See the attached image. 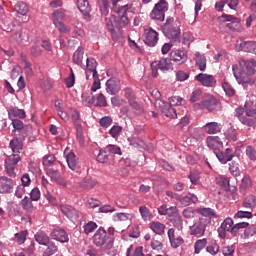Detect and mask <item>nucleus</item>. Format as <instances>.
I'll return each mask as SVG.
<instances>
[{"mask_svg": "<svg viewBox=\"0 0 256 256\" xmlns=\"http://www.w3.org/2000/svg\"><path fill=\"white\" fill-rule=\"evenodd\" d=\"M205 247H207L206 238L197 240L194 244V253H196V255H199L201 253V250L205 249Z\"/></svg>", "mask_w": 256, "mask_h": 256, "instance_id": "nucleus-40", "label": "nucleus"}, {"mask_svg": "<svg viewBox=\"0 0 256 256\" xmlns=\"http://www.w3.org/2000/svg\"><path fill=\"white\" fill-rule=\"evenodd\" d=\"M169 11V3L166 0H159L150 12V19L153 21H165V13Z\"/></svg>", "mask_w": 256, "mask_h": 256, "instance_id": "nucleus-5", "label": "nucleus"}, {"mask_svg": "<svg viewBox=\"0 0 256 256\" xmlns=\"http://www.w3.org/2000/svg\"><path fill=\"white\" fill-rule=\"evenodd\" d=\"M170 222L178 229V231H181L183 229V218H181V215L178 214L174 218L170 219Z\"/></svg>", "mask_w": 256, "mask_h": 256, "instance_id": "nucleus-48", "label": "nucleus"}, {"mask_svg": "<svg viewBox=\"0 0 256 256\" xmlns=\"http://www.w3.org/2000/svg\"><path fill=\"white\" fill-rule=\"evenodd\" d=\"M46 175L50 177L51 181H54V183H57V185H62V187H67V181L63 179V176H61V172H59V170L48 168L46 169Z\"/></svg>", "mask_w": 256, "mask_h": 256, "instance_id": "nucleus-13", "label": "nucleus"}, {"mask_svg": "<svg viewBox=\"0 0 256 256\" xmlns=\"http://www.w3.org/2000/svg\"><path fill=\"white\" fill-rule=\"evenodd\" d=\"M65 19V10L60 8L53 12V23H60Z\"/></svg>", "mask_w": 256, "mask_h": 256, "instance_id": "nucleus-44", "label": "nucleus"}, {"mask_svg": "<svg viewBox=\"0 0 256 256\" xmlns=\"http://www.w3.org/2000/svg\"><path fill=\"white\" fill-rule=\"evenodd\" d=\"M55 163V155L50 154L43 158V165L45 167H51Z\"/></svg>", "mask_w": 256, "mask_h": 256, "instance_id": "nucleus-61", "label": "nucleus"}, {"mask_svg": "<svg viewBox=\"0 0 256 256\" xmlns=\"http://www.w3.org/2000/svg\"><path fill=\"white\" fill-rule=\"evenodd\" d=\"M15 239L19 245H23L27 241V231H21L15 234Z\"/></svg>", "mask_w": 256, "mask_h": 256, "instance_id": "nucleus-58", "label": "nucleus"}, {"mask_svg": "<svg viewBox=\"0 0 256 256\" xmlns=\"http://www.w3.org/2000/svg\"><path fill=\"white\" fill-rule=\"evenodd\" d=\"M203 129L208 135H217V133H221L223 126L218 122H208L204 125Z\"/></svg>", "mask_w": 256, "mask_h": 256, "instance_id": "nucleus-23", "label": "nucleus"}, {"mask_svg": "<svg viewBox=\"0 0 256 256\" xmlns=\"http://www.w3.org/2000/svg\"><path fill=\"white\" fill-rule=\"evenodd\" d=\"M15 187V181L7 176H0V193H11Z\"/></svg>", "mask_w": 256, "mask_h": 256, "instance_id": "nucleus-15", "label": "nucleus"}, {"mask_svg": "<svg viewBox=\"0 0 256 256\" xmlns=\"http://www.w3.org/2000/svg\"><path fill=\"white\" fill-rule=\"evenodd\" d=\"M139 213L143 221H151V219H153V212L145 205L139 207Z\"/></svg>", "mask_w": 256, "mask_h": 256, "instance_id": "nucleus-34", "label": "nucleus"}, {"mask_svg": "<svg viewBox=\"0 0 256 256\" xmlns=\"http://www.w3.org/2000/svg\"><path fill=\"white\" fill-rule=\"evenodd\" d=\"M229 171L234 177H239V175H241V170H239V163L232 161L230 163Z\"/></svg>", "mask_w": 256, "mask_h": 256, "instance_id": "nucleus-50", "label": "nucleus"}, {"mask_svg": "<svg viewBox=\"0 0 256 256\" xmlns=\"http://www.w3.org/2000/svg\"><path fill=\"white\" fill-rule=\"evenodd\" d=\"M195 80L202 84L203 87H215L217 85V80L210 74L200 73L195 76Z\"/></svg>", "mask_w": 256, "mask_h": 256, "instance_id": "nucleus-11", "label": "nucleus"}, {"mask_svg": "<svg viewBox=\"0 0 256 256\" xmlns=\"http://www.w3.org/2000/svg\"><path fill=\"white\" fill-rule=\"evenodd\" d=\"M12 125L14 128V131H18L19 133H24V131L30 130L31 131V125L25 126L23 124V121L21 120H12Z\"/></svg>", "mask_w": 256, "mask_h": 256, "instance_id": "nucleus-32", "label": "nucleus"}, {"mask_svg": "<svg viewBox=\"0 0 256 256\" xmlns=\"http://www.w3.org/2000/svg\"><path fill=\"white\" fill-rule=\"evenodd\" d=\"M220 18L224 22L228 23L226 25L228 29H231V31H239V28L241 27V20L239 18L234 17L233 15H227V14H223Z\"/></svg>", "mask_w": 256, "mask_h": 256, "instance_id": "nucleus-12", "label": "nucleus"}, {"mask_svg": "<svg viewBox=\"0 0 256 256\" xmlns=\"http://www.w3.org/2000/svg\"><path fill=\"white\" fill-rule=\"evenodd\" d=\"M169 105L171 107L187 105V101L184 98H181V96H172L169 98Z\"/></svg>", "mask_w": 256, "mask_h": 256, "instance_id": "nucleus-37", "label": "nucleus"}, {"mask_svg": "<svg viewBox=\"0 0 256 256\" xmlns=\"http://www.w3.org/2000/svg\"><path fill=\"white\" fill-rule=\"evenodd\" d=\"M154 106L158 111H161L166 117H169L170 119H175L177 117V110L173 108L169 103L157 99L154 102Z\"/></svg>", "mask_w": 256, "mask_h": 256, "instance_id": "nucleus-8", "label": "nucleus"}, {"mask_svg": "<svg viewBox=\"0 0 256 256\" xmlns=\"http://www.w3.org/2000/svg\"><path fill=\"white\" fill-rule=\"evenodd\" d=\"M20 161L21 156H19V154H12L5 159V169L9 177H17L15 169L17 167V163Z\"/></svg>", "mask_w": 256, "mask_h": 256, "instance_id": "nucleus-9", "label": "nucleus"}, {"mask_svg": "<svg viewBox=\"0 0 256 256\" xmlns=\"http://www.w3.org/2000/svg\"><path fill=\"white\" fill-rule=\"evenodd\" d=\"M64 155H66V161L69 169H71V171H76L77 165H79V157H77L73 152L67 153V150L64 151Z\"/></svg>", "mask_w": 256, "mask_h": 256, "instance_id": "nucleus-24", "label": "nucleus"}, {"mask_svg": "<svg viewBox=\"0 0 256 256\" xmlns=\"http://www.w3.org/2000/svg\"><path fill=\"white\" fill-rule=\"evenodd\" d=\"M245 209H250L253 211L256 208V197L254 195L247 196L242 202Z\"/></svg>", "mask_w": 256, "mask_h": 256, "instance_id": "nucleus-33", "label": "nucleus"}, {"mask_svg": "<svg viewBox=\"0 0 256 256\" xmlns=\"http://www.w3.org/2000/svg\"><path fill=\"white\" fill-rule=\"evenodd\" d=\"M124 96L127 99L128 103H131V101H135V93L133 92V89L127 87L124 89Z\"/></svg>", "mask_w": 256, "mask_h": 256, "instance_id": "nucleus-60", "label": "nucleus"}, {"mask_svg": "<svg viewBox=\"0 0 256 256\" xmlns=\"http://www.w3.org/2000/svg\"><path fill=\"white\" fill-rule=\"evenodd\" d=\"M97 229V223L90 221L84 225V233L89 235V233H93Z\"/></svg>", "mask_w": 256, "mask_h": 256, "instance_id": "nucleus-59", "label": "nucleus"}, {"mask_svg": "<svg viewBox=\"0 0 256 256\" xmlns=\"http://www.w3.org/2000/svg\"><path fill=\"white\" fill-rule=\"evenodd\" d=\"M130 107H132V109H134L135 113H137V115H143L144 110H143V106L137 102V100H132L131 102H128Z\"/></svg>", "mask_w": 256, "mask_h": 256, "instance_id": "nucleus-52", "label": "nucleus"}, {"mask_svg": "<svg viewBox=\"0 0 256 256\" xmlns=\"http://www.w3.org/2000/svg\"><path fill=\"white\" fill-rule=\"evenodd\" d=\"M131 251H132V248L129 247L126 252V256H145V254L143 253L142 246L136 247L132 255H131Z\"/></svg>", "mask_w": 256, "mask_h": 256, "instance_id": "nucleus-56", "label": "nucleus"}, {"mask_svg": "<svg viewBox=\"0 0 256 256\" xmlns=\"http://www.w3.org/2000/svg\"><path fill=\"white\" fill-rule=\"evenodd\" d=\"M70 75L65 79V84L68 89H71L73 85H75V73L73 72V68L70 69Z\"/></svg>", "mask_w": 256, "mask_h": 256, "instance_id": "nucleus-57", "label": "nucleus"}, {"mask_svg": "<svg viewBox=\"0 0 256 256\" xmlns=\"http://www.w3.org/2000/svg\"><path fill=\"white\" fill-rule=\"evenodd\" d=\"M222 89H224L228 97H233V95H235V88H233V86H231V84H229L228 82L222 83Z\"/></svg>", "mask_w": 256, "mask_h": 256, "instance_id": "nucleus-54", "label": "nucleus"}, {"mask_svg": "<svg viewBox=\"0 0 256 256\" xmlns=\"http://www.w3.org/2000/svg\"><path fill=\"white\" fill-rule=\"evenodd\" d=\"M50 237L60 243H69V236L67 235V232L61 228H55L52 230Z\"/></svg>", "mask_w": 256, "mask_h": 256, "instance_id": "nucleus-18", "label": "nucleus"}, {"mask_svg": "<svg viewBox=\"0 0 256 256\" xmlns=\"http://www.w3.org/2000/svg\"><path fill=\"white\" fill-rule=\"evenodd\" d=\"M113 221H129V214L127 213H116L113 215Z\"/></svg>", "mask_w": 256, "mask_h": 256, "instance_id": "nucleus-63", "label": "nucleus"}, {"mask_svg": "<svg viewBox=\"0 0 256 256\" xmlns=\"http://www.w3.org/2000/svg\"><path fill=\"white\" fill-rule=\"evenodd\" d=\"M97 60L95 58H87L86 59V69L87 71H95L97 69Z\"/></svg>", "mask_w": 256, "mask_h": 256, "instance_id": "nucleus-55", "label": "nucleus"}, {"mask_svg": "<svg viewBox=\"0 0 256 256\" xmlns=\"http://www.w3.org/2000/svg\"><path fill=\"white\" fill-rule=\"evenodd\" d=\"M162 32L170 41L179 42L181 39V22L173 17H168L162 25Z\"/></svg>", "mask_w": 256, "mask_h": 256, "instance_id": "nucleus-3", "label": "nucleus"}, {"mask_svg": "<svg viewBox=\"0 0 256 256\" xmlns=\"http://www.w3.org/2000/svg\"><path fill=\"white\" fill-rule=\"evenodd\" d=\"M8 117L12 120H18V119H25L27 117V114L25 113V110L19 109L17 107H10L8 110Z\"/></svg>", "mask_w": 256, "mask_h": 256, "instance_id": "nucleus-25", "label": "nucleus"}, {"mask_svg": "<svg viewBox=\"0 0 256 256\" xmlns=\"http://www.w3.org/2000/svg\"><path fill=\"white\" fill-rule=\"evenodd\" d=\"M218 161H220V163H228V161H231L233 159V157H235V155L233 154V149L231 148H227L225 150V152H221V151H214Z\"/></svg>", "mask_w": 256, "mask_h": 256, "instance_id": "nucleus-20", "label": "nucleus"}, {"mask_svg": "<svg viewBox=\"0 0 256 256\" xmlns=\"http://www.w3.org/2000/svg\"><path fill=\"white\" fill-rule=\"evenodd\" d=\"M95 185H97V180L91 177H86L80 182V187H82V189H93Z\"/></svg>", "mask_w": 256, "mask_h": 256, "instance_id": "nucleus-36", "label": "nucleus"}, {"mask_svg": "<svg viewBox=\"0 0 256 256\" xmlns=\"http://www.w3.org/2000/svg\"><path fill=\"white\" fill-rule=\"evenodd\" d=\"M170 59L177 65H183L187 61V53L182 50H173L170 52Z\"/></svg>", "mask_w": 256, "mask_h": 256, "instance_id": "nucleus-19", "label": "nucleus"}, {"mask_svg": "<svg viewBox=\"0 0 256 256\" xmlns=\"http://www.w3.org/2000/svg\"><path fill=\"white\" fill-rule=\"evenodd\" d=\"M248 227H249V223L239 222L233 226L232 235L234 237H237V235H239V231H241V229H247Z\"/></svg>", "mask_w": 256, "mask_h": 256, "instance_id": "nucleus-46", "label": "nucleus"}, {"mask_svg": "<svg viewBox=\"0 0 256 256\" xmlns=\"http://www.w3.org/2000/svg\"><path fill=\"white\" fill-rule=\"evenodd\" d=\"M44 247L43 256L55 255L57 251V245H55L51 240L47 242V244H44Z\"/></svg>", "mask_w": 256, "mask_h": 256, "instance_id": "nucleus-35", "label": "nucleus"}, {"mask_svg": "<svg viewBox=\"0 0 256 256\" xmlns=\"http://www.w3.org/2000/svg\"><path fill=\"white\" fill-rule=\"evenodd\" d=\"M83 55H85V50L83 47H78L72 57L73 63L81 67L83 65Z\"/></svg>", "mask_w": 256, "mask_h": 256, "instance_id": "nucleus-27", "label": "nucleus"}, {"mask_svg": "<svg viewBox=\"0 0 256 256\" xmlns=\"http://www.w3.org/2000/svg\"><path fill=\"white\" fill-rule=\"evenodd\" d=\"M60 211L71 221H76V219L79 217L77 210L69 205H61Z\"/></svg>", "mask_w": 256, "mask_h": 256, "instance_id": "nucleus-22", "label": "nucleus"}, {"mask_svg": "<svg viewBox=\"0 0 256 256\" xmlns=\"http://www.w3.org/2000/svg\"><path fill=\"white\" fill-rule=\"evenodd\" d=\"M159 41V34L153 28H148L144 30V43L148 47H155Z\"/></svg>", "mask_w": 256, "mask_h": 256, "instance_id": "nucleus-10", "label": "nucleus"}, {"mask_svg": "<svg viewBox=\"0 0 256 256\" xmlns=\"http://www.w3.org/2000/svg\"><path fill=\"white\" fill-rule=\"evenodd\" d=\"M195 61H196L197 67L201 71H205V69H207V59H205V55H203L199 52H196L195 53Z\"/></svg>", "mask_w": 256, "mask_h": 256, "instance_id": "nucleus-28", "label": "nucleus"}, {"mask_svg": "<svg viewBox=\"0 0 256 256\" xmlns=\"http://www.w3.org/2000/svg\"><path fill=\"white\" fill-rule=\"evenodd\" d=\"M92 241L96 247H102V249H113V244L115 243V228L110 227L105 230L103 227L95 232L92 237Z\"/></svg>", "mask_w": 256, "mask_h": 256, "instance_id": "nucleus-1", "label": "nucleus"}, {"mask_svg": "<svg viewBox=\"0 0 256 256\" xmlns=\"http://www.w3.org/2000/svg\"><path fill=\"white\" fill-rule=\"evenodd\" d=\"M207 229V220L203 217L194 220L193 224L189 226V234L194 237H203Z\"/></svg>", "mask_w": 256, "mask_h": 256, "instance_id": "nucleus-7", "label": "nucleus"}, {"mask_svg": "<svg viewBox=\"0 0 256 256\" xmlns=\"http://www.w3.org/2000/svg\"><path fill=\"white\" fill-rule=\"evenodd\" d=\"M197 213L199 215H202V217H207L210 221V219H213L215 217V211L211 208H199L197 210Z\"/></svg>", "mask_w": 256, "mask_h": 256, "instance_id": "nucleus-42", "label": "nucleus"}, {"mask_svg": "<svg viewBox=\"0 0 256 256\" xmlns=\"http://www.w3.org/2000/svg\"><path fill=\"white\" fill-rule=\"evenodd\" d=\"M15 11L19 15L25 16V15H27V13H29V6H27V4L24 2H18L15 5Z\"/></svg>", "mask_w": 256, "mask_h": 256, "instance_id": "nucleus-39", "label": "nucleus"}, {"mask_svg": "<svg viewBox=\"0 0 256 256\" xmlns=\"http://www.w3.org/2000/svg\"><path fill=\"white\" fill-rule=\"evenodd\" d=\"M20 205L25 211H31V209H33V202H31V199L27 196L20 201Z\"/></svg>", "mask_w": 256, "mask_h": 256, "instance_id": "nucleus-53", "label": "nucleus"}, {"mask_svg": "<svg viewBox=\"0 0 256 256\" xmlns=\"http://www.w3.org/2000/svg\"><path fill=\"white\" fill-rule=\"evenodd\" d=\"M168 239H169L170 245H171V247H173V249H177V248L181 247L183 245V243H185V240H183V237L175 236V229H173V228H170L168 230Z\"/></svg>", "mask_w": 256, "mask_h": 256, "instance_id": "nucleus-17", "label": "nucleus"}, {"mask_svg": "<svg viewBox=\"0 0 256 256\" xmlns=\"http://www.w3.org/2000/svg\"><path fill=\"white\" fill-rule=\"evenodd\" d=\"M206 145L209 149H213V151H219V147H223V142L218 136H208L206 138Z\"/></svg>", "mask_w": 256, "mask_h": 256, "instance_id": "nucleus-26", "label": "nucleus"}, {"mask_svg": "<svg viewBox=\"0 0 256 256\" xmlns=\"http://www.w3.org/2000/svg\"><path fill=\"white\" fill-rule=\"evenodd\" d=\"M109 157L107 150H105V148H101L96 157V161H98V163H107L109 161Z\"/></svg>", "mask_w": 256, "mask_h": 256, "instance_id": "nucleus-43", "label": "nucleus"}, {"mask_svg": "<svg viewBox=\"0 0 256 256\" xmlns=\"http://www.w3.org/2000/svg\"><path fill=\"white\" fill-rule=\"evenodd\" d=\"M197 201H199V198L192 193H188L186 196H183L182 199H180V203L181 205H184V207L191 205V203H197Z\"/></svg>", "mask_w": 256, "mask_h": 256, "instance_id": "nucleus-31", "label": "nucleus"}, {"mask_svg": "<svg viewBox=\"0 0 256 256\" xmlns=\"http://www.w3.org/2000/svg\"><path fill=\"white\" fill-rule=\"evenodd\" d=\"M206 251L210 253V255H217V253H219V245L214 242L206 247Z\"/></svg>", "mask_w": 256, "mask_h": 256, "instance_id": "nucleus-62", "label": "nucleus"}, {"mask_svg": "<svg viewBox=\"0 0 256 256\" xmlns=\"http://www.w3.org/2000/svg\"><path fill=\"white\" fill-rule=\"evenodd\" d=\"M10 149H12V154L19 155L23 149V143L19 141V138H14L10 141Z\"/></svg>", "mask_w": 256, "mask_h": 256, "instance_id": "nucleus-29", "label": "nucleus"}, {"mask_svg": "<svg viewBox=\"0 0 256 256\" xmlns=\"http://www.w3.org/2000/svg\"><path fill=\"white\" fill-rule=\"evenodd\" d=\"M127 11H129L128 5H124L115 11V13H117V15L119 17L118 21L120 22L121 27H125L126 25L129 24V18L127 17Z\"/></svg>", "mask_w": 256, "mask_h": 256, "instance_id": "nucleus-21", "label": "nucleus"}, {"mask_svg": "<svg viewBox=\"0 0 256 256\" xmlns=\"http://www.w3.org/2000/svg\"><path fill=\"white\" fill-rule=\"evenodd\" d=\"M222 229H226L231 235H233V219L231 218H226L222 224H221Z\"/></svg>", "mask_w": 256, "mask_h": 256, "instance_id": "nucleus-51", "label": "nucleus"}, {"mask_svg": "<svg viewBox=\"0 0 256 256\" xmlns=\"http://www.w3.org/2000/svg\"><path fill=\"white\" fill-rule=\"evenodd\" d=\"M255 60H240L239 65H233V75L238 83H247V76L255 73Z\"/></svg>", "mask_w": 256, "mask_h": 256, "instance_id": "nucleus-2", "label": "nucleus"}, {"mask_svg": "<svg viewBox=\"0 0 256 256\" xmlns=\"http://www.w3.org/2000/svg\"><path fill=\"white\" fill-rule=\"evenodd\" d=\"M150 229L153 233H156V235H163L165 233V224L159 221H154L150 223Z\"/></svg>", "mask_w": 256, "mask_h": 256, "instance_id": "nucleus-30", "label": "nucleus"}, {"mask_svg": "<svg viewBox=\"0 0 256 256\" xmlns=\"http://www.w3.org/2000/svg\"><path fill=\"white\" fill-rule=\"evenodd\" d=\"M105 148V151H107L108 155H121V148L117 145L109 144Z\"/></svg>", "mask_w": 256, "mask_h": 256, "instance_id": "nucleus-45", "label": "nucleus"}, {"mask_svg": "<svg viewBox=\"0 0 256 256\" xmlns=\"http://www.w3.org/2000/svg\"><path fill=\"white\" fill-rule=\"evenodd\" d=\"M203 100V91L196 89L190 95V103H197V101Z\"/></svg>", "mask_w": 256, "mask_h": 256, "instance_id": "nucleus-47", "label": "nucleus"}, {"mask_svg": "<svg viewBox=\"0 0 256 256\" xmlns=\"http://www.w3.org/2000/svg\"><path fill=\"white\" fill-rule=\"evenodd\" d=\"M70 113L74 125L78 128L81 127V114L79 113V111H77V109L75 108H71Z\"/></svg>", "mask_w": 256, "mask_h": 256, "instance_id": "nucleus-41", "label": "nucleus"}, {"mask_svg": "<svg viewBox=\"0 0 256 256\" xmlns=\"http://www.w3.org/2000/svg\"><path fill=\"white\" fill-rule=\"evenodd\" d=\"M152 69V76L157 77L158 71H173V62L171 58H161L160 60L153 61L150 65Z\"/></svg>", "mask_w": 256, "mask_h": 256, "instance_id": "nucleus-6", "label": "nucleus"}, {"mask_svg": "<svg viewBox=\"0 0 256 256\" xmlns=\"http://www.w3.org/2000/svg\"><path fill=\"white\" fill-rule=\"evenodd\" d=\"M77 7L86 21H91V4L89 0H77Z\"/></svg>", "mask_w": 256, "mask_h": 256, "instance_id": "nucleus-14", "label": "nucleus"}, {"mask_svg": "<svg viewBox=\"0 0 256 256\" xmlns=\"http://www.w3.org/2000/svg\"><path fill=\"white\" fill-rule=\"evenodd\" d=\"M94 107H107V98H105V95L103 93H99L96 100Z\"/></svg>", "mask_w": 256, "mask_h": 256, "instance_id": "nucleus-49", "label": "nucleus"}, {"mask_svg": "<svg viewBox=\"0 0 256 256\" xmlns=\"http://www.w3.org/2000/svg\"><path fill=\"white\" fill-rule=\"evenodd\" d=\"M246 155L251 161H256V150L252 146L246 147Z\"/></svg>", "mask_w": 256, "mask_h": 256, "instance_id": "nucleus-64", "label": "nucleus"}, {"mask_svg": "<svg viewBox=\"0 0 256 256\" xmlns=\"http://www.w3.org/2000/svg\"><path fill=\"white\" fill-rule=\"evenodd\" d=\"M195 111L201 109H207V111H219L221 109V103L217 101L212 95H206L200 103L194 104Z\"/></svg>", "mask_w": 256, "mask_h": 256, "instance_id": "nucleus-4", "label": "nucleus"}, {"mask_svg": "<svg viewBox=\"0 0 256 256\" xmlns=\"http://www.w3.org/2000/svg\"><path fill=\"white\" fill-rule=\"evenodd\" d=\"M35 241L39 243V245H47L49 243L50 239L49 236L45 232H38L35 234Z\"/></svg>", "mask_w": 256, "mask_h": 256, "instance_id": "nucleus-38", "label": "nucleus"}, {"mask_svg": "<svg viewBox=\"0 0 256 256\" xmlns=\"http://www.w3.org/2000/svg\"><path fill=\"white\" fill-rule=\"evenodd\" d=\"M121 89V81L117 78H110L106 82V91L110 95H116Z\"/></svg>", "mask_w": 256, "mask_h": 256, "instance_id": "nucleus-16", "label": "nucleus"}]
</instances>
